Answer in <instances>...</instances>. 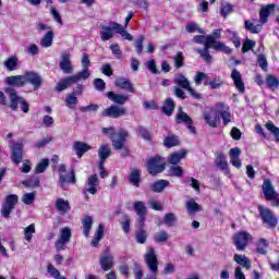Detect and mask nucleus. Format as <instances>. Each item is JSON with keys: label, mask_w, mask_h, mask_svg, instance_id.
<instances>
[{"label": "nucleus", "mask_w": 279, "mask_h": 279, "mask_svg": "<svg viewBox=\"0 0 279 279\" xmlns=\"http://www.w3.org/2000/svg\"><path fill=\"white\" fill-rule=\"evenodd\" d=\"M262 191L264 193L265 198L268 199V202H271L272 206L279 208V194L274 189L271 181L265 180L262 185Z\"/></svg>", "instance_id": "nucleus-6"}, {"label": "nucleus", "mask_w": 279, "mask_h": 279, "mask_svg": "<svg viewBox=\"0 0 279 279\" xmlns=\"http://www.w3.org/2000/svg\"><path fill=\"white\" fill-rule=\"evenodd\" d=\"M185 29L189 34H195L197 32L198 34H204V29L199 28V26L195 23H190L185 26Z\"/></svg>", "instance_id": "nucleus-59"}, {"label": "nucleus", "mask_w": 279, "mask_h": 279, "mask_svg": "<svg viewBox=\"0 0 279 279\" xmlns=\"http://www.w3.org/2000/svg\"><path fill=\"white\" fill-rule=\"evenodd\" d=\"M145 227H137V230L135 232V239L137 243L143 244L145 241H147V231L143 229Z\"/></svg>", "instance_id": "nucleus-46"}, {"label": "nucleus", "mask_w": 279, "mask_h": 279, "mask_svg": "<svg viewBox=\"0 0 279 279\" xmlns=\"http://www.w3.org/2000/svg\"><path fill=\"white\" fill-rule=\"evenodd\" d=\"M147 169L150 175H158V173H162V170L165 169V159L161 157H154L149 159Z\"/></svg>", "instance_id": "nucleus-10"}, {"label": "nucleus", "mask_w": 279, "mask_h": 279, "mask_svg": "<svg viewBox=\"0 0 279 279\" xmlns=\"http://www.w3.org/2000/svg\"><path fill=\"white\" fill-rule=\"evenodd\" d=\"M231 80H233L234 86L239 93H245V83H243L241 72H239L236 69H233L231 72Z\"/></svg>", "instance_id": "nucleus-21"}, {"label": "nucleus", "mask_w": 279, "mask_h": 279, "mask_svg": "<svg viewBox=\"0 0 279 279\" xmlns=\"http://www.w3.org/2000/svg\"><path fill=\"white\" fill-rule=\"evenodd\" d=\"M163 145L166 147H175L177 145H180V140H178V136L175 135H168L163 140Z\"/></svg>", "instance_id": "nucleus-49"}, {"label": "nucleus", "mask_w": 279, "mask_h": 279, "mask_svg": "<svg viewBox=\"0 0 279 279\" xmlns=\"http://www.w3.org/2000/svg\"><path fill=\"white\" fill-rule=\"evenodd\" d=\"M65 106L70 108V110H75V106H77V96H75V93L65 96Z\"/></svg>", "instance_id": "nucleus-41"}, {"label": "nucleus", "mask_w": 279, "mask_h": 279, "mask_svg": "<svg viewBox=\"0 0 279 279\" xmlns=\"http://www.w3.org/2000/svg\"><path fill=\"white\" fill-rule=\"evenodd\" d=\"M144 259L151 274L150 277H146L145 279H156L158 274V257L156 256V251H154L153 247H148L144 255Z\"/></svg>", "instance_id": "nucleus-5"}, {"label": "nucleus", "mask_w": 279, "mask_h": 279, "mask_svg": "<svg viewBox=\"0 0 279 279\" xmlns=\"http://www.w3.org/2000/svg\"><path fill=\"white\" fill-rule=\"evenodd\" d=\"M220 14L222 16H228V14H232V4L228 2H222L221 9H220Z\"/></svg>", "instance_id": "nucleus-62"}, {"label": "nucleus", "mask_w": 279, "mask_h": 279, "mask_svg": "<svg viewBox=\"0 0 279 279\" xmlns=\"http://www.w3.org/2000/svg\"><path fill=\"white\" fill-rule=\"evenodd\" d=\"M53 45V31H48L46 35L40 40V46L45 49Z\"/></svg>", "instance_id": "nucleus-37"}, {"label": "nucleus", "mask_w": 279, "mask_h": 279, "mask_svg": "<svg viewBox=\"0 0 279 279\" xmlns=\"http://www.w3.org/2000/svg\"><path fill=\"white\" fill-rule=\"evenodd\" d=\"M175 122L178 124L185 123L186 125H192L193 120L191 119V117L189 114H186V112L182 111V107H180L179 111L175 116Z\"/></svg>", "instance_id": "nucleus-32"}, {"label": "nucleus", "mask_w": 279, "mask_h": 279, "mask_svg": "<svg viewBox=\"0 0 279 279\" xmlns=\"http://www.w3.org/2000/svg\"><path fill=\"white\" fill-rule=\"evenodd\" d=\"M227 36L228 38H230V40H232L234 47L236 48L241 47V38H239V35L236 34V32L228 29Z\"/></svg>", "instance_id": "nucleus-51"}, {"label": "nucleus", "mask_w": 279, "mask_h": 279, "mask_svg": "<svg viewBox=\"0 0 279 279\" xmlns=\"http://www.w3.org/2000/svg\"><path fill=\"white\" fill-rule=\"evenodd\" d=\"M209 49L222 51L223 53H232V50L230 49V47L226 46V44L216 40L214 37H207L206 46L203 50H198V53L205 62H210V60H213V57L208 52Z\"/></svg>", "instance_id": "nucleus-2"}, {"label": "nucleus", "mask_w": 279, "mask_h": 279, "mask_svg": "<svg viewBox=\"0 0 279 279\" xmlns=\"http://www.w3.org/2000/svg\"><path fill=\"white\" fill-rule=\"evenodd\" d=\"M114 85L118 86V88L128 90L129 93H134V86L128 78L119 77L116 80Z\"/></svg>", "instance_id": "nucleus-29"}, {"label": "nucleus", "mask_w": 279, "mask_h": 279, "mask_svg": "<svg viewBox=\"0 0 279 279\" xmlns=\"http://www.w3.org/2000/svg\"><path fill=\"white\" fill-rule=\"evenodd\" d=\"M81 64L83 66V70L81 71V73H84L87 71V78L90 77V70L88 69L90 66V59L88 58V54L83 53Z\"/></svg>", "instance_id": "nucleus-48"}, {"label": "nucleus", "mask_w": 279, "mask_h": 279, "mask_svg": "<svg viewBox=\"0 0 279 279\" xmlns=\"http://www.w3.org/2000/svg\"><path fill=\"white\" fill-rule=\"evenodd\" d=\"M219 112L217 111V106L204 112V120L209 125V128H217V121Z\"/></svg>", "instance_id": "nucleus-18"}, {"label": "nucleus", "mask_w": 279, "mask_h": 279, "mask_svg": "<svg viewBox=\"0 0 279 279\" xmlns=\"http://www.w3.org/2000/svg\"><path fill=\"white\" fill-rule=\"evenodd\" d=\"M59 68L64 71L68 75L73 73V65H71V56L69 53H63L59 62Z\"/></svg>", "instance_id": "nucleus-22"}, {"label": "nucleus", "mask_w": 279, "mask_h": 279, "mask_svg": "<svg viewBox=\"0 0 279 279\" xmlns=\"http://www.w3.org/2000/svg\"><path fill=\"white\" fill-rule=\"evenodd\" d=\"M266 84L268 88H271V90H276V88L279 87V80L278 77L269 74L266 76Z\"/></svg>", "instance_id": "nucleus-47"}, {"label": "nucleus", "mask_w": 279, "mask_h": 279, "mask_svg": "<svg viewBox=\"0 0 279 279\" xmlns=\"http://www.w3.org/2000/svg\"><path fill=\"white\" fill-rule=\"evenodd\" d=\"M267 247H269V242L266 239H259L257 241V253L267 254Z\"/></svg>", "instance_id": "nucleus-50"}, {"label": "nucleus", "mask_w": 279, "mask_h": 279, "mask_svg": "<svg viewBox=\"0 0 279 279\" xmlns=\"http://www.w3.org/2000/svg\"><path fill=\"white\" fill-rule=\"evenodd\" d=\"M216 165L221 169V171H225L226 175H229L230 169L228 168V160H226V155H223V153L218 154Z\"/></svg>", "instance_id": "nucleus-30"}, {"label": "nucleus", "mask_w": 279, "mask_h": 279, "mask_svg": "<svg viewBox=\"0 0 279 279\" xmlns=\"http://www.w3.org/2000/svg\"><path fill=\"white\" fill-rule=\"evenodd\" d=\"M60 183L62 189L64 184H75V171L65 172V174L60 175Z\"/></svg>", "instance_id": "nucleus-33"}, {"label": "nucleus", "mask_w": 279, "mask_h": 279, "mask_svg": "<svg viewBox=\"0 0 279 279\" xmlns=\"http://www.w3.org/2000/svg\"><path fill=\"white\" fill-rule=\"evenodd\" d=\"M34 234H36V226L34 223L24 229V239L27 243H32Z\"/></svg>", "instance_id": "nucleus-44"}, {"label": "nucleus", "mask_w": 279, "mask_h": 279, "mask_svg": "<svg viewBox=\"0 0 279 279\" xmlns=\"http://www.w3.org/2000/svg\"><path fill=\"white\" fill-rule=\"evenodd\" d=\"M169 175L174 178H182L184 175V170L180 166H171L169 168Z\"/></svg>", "instance_id": "nucleus-52"}, {"label": "nucleus", "mask_w": 279, "mask_h": 279, "mask_svg": "<svg viewBox=\"0 0 279 279\" xmlns=\"http://www.w3.org/2000/svg\"><path fill=\"white\" fill-rule=\"evenodd\" d=\"M275 11H276V4H267L262 7L259 11V22L267 23L269 19V14H274Z\"/></svg>", "instance_id": "nucleus-23"}, {"label": "nucleus", "mask_w": 279, "mask_h": 279, "mask_svg": "<svg viewBox=\"0 0 279 279\" xmlns=\"http://www.w3.org/2000/svg\"><path fill=\"white\" fill-rule=\"evenodd\" d=\"M187 154L189 153L186 150H179V151L172 153L168 157V162L170 165H180V162H182V160H184V158H186Z\"/></svg>", "instance_id": "nucleus-25"}, {"label": "nucleus", "mask_w": 279, "mask_h": 279, "mask_svg": "<svg viewBox=\"0 0 279 279\" xmlns=\"http://www.w3.org/2000/svg\"><path fill=\"white\" fill-rule=\"evenodd\" d=\"M133 208L138 216L136 220V228H145V219L147 218V206L141 201L133 204Z\"/></svg>", "instance_id": "nucleus-8"}, {"label": "nucleus", "mask_w": 279, "mask_h": 279, "mask_svg": "<svg viewBox=\"0 0 279 279\" xmlns=\"http://www.w3.org/2000/svg\"><path fill=\"white\" fill-rule=\"evenodd\" d=\"M24 81L25 84H32L34 90H38L43 86V76L34 71L25 72Z\"/></svg>", "instance_id": "nucleus-13"}, {"label": "nucleus", "mask_w": 279, "mask_h": 279, "mask_svg": "<svg viewBox=\"0 0 279 279\" xmlns=\"http://www.w3.org/2000/svg\"><path fill=\"white\" fill-rule=\"evenodd\" d=\"M155 241L157 243H165L169 241V233L167 231H159L155 234Z\"/></svg>", "instance_id": "nucleus-58"}, {"label": "nucleus", "mask_w": 279, "mask_h": 279, "mask_svg": "<svg viewBox=\"0 0 279 279\" xmlns=\"http://www.w3.org/2000/svg\"><path fill=\"white\" fill-rule=\"evenodd\" d=\"M68 81L70 82V84L73 86V84H77V82L82 81V80H88V72H77L76 74L72 75V76H68L66 77Z\"/></svg>", "instance_id": "nucleus-38"}, {"label": "nucleus", "mask_w": 279, "mask_h": 279, "mask_svg": "<svg viewBox=\"0 0 279 279\" xmlns=\"http://www.w3.org/2000/svg\"><path fill=\"white\" fill-rule=\"evenodd\" d=\"M253 240L252 234L242 231L234 235L233 243L236 247V250H240V252H243L245 247H247V243H250Z\"/></svg>", "instance_id": "nucleus-11"}, {"label": "nucleus", "mask_w": 279, "mask_h": 279, "mask_svg": "<svg viewBox=\"0 0 279 279\" xmlns=\"http://www.w3.org/2000/svg\"><path fill=\"white\" fill-rule=\"evenodd\" d=\"M5 83L8 86H25V74L24 75H15V76H9L5 78Z\"/></svg>", "instance_id": "nucleus-28"}, {"label": "nucleus", "mask_w": 279, "mask_h": 279, "mask_svg": "<svg viewBox=\"0 0 279 279\" xmlns=\"http://www.w3.org/2000/svg\"><path fill=\"white\" fill-rule=\"evenodd\" d=\"M244 27L247 29V32H251V34H258V32H260V25H255L254 23L250 22V20L244 22Z\"/></svg>", "instance_id": "nucleus-53"}, {"label": "nucleus", "mask_w": 279, "mask_h": 279, "mask_svg": "<svg viewBox=\"0 0 279 279\" xmlns=\"http://www.w3.org/2000/svg\"><path fill=\"white\" fill-rule=\"evenodd\" d=\"M128 110L124 107L111 106L104 110L102 117H111V119H119V117H124Z\"/></svg>", "instance_id": "nucleus-17"}, {"label": "nucleus", "mask_w": 279, "mask_h": 279, "mask_svg": "<svg viewBox=\"0 0 279 279\" xmlns=\"http://www.w3.org/2000/svg\"><path fill=\"white\" fill-rule=\"evenodd\" d=\"M71 82L69 81L68 77L62 78L58 84H57V90L59 93H62V90H66V88L71 87Z\"/></svg>", "instance_id": "nucleus-56"}, {"label": "nucleus", "mask_w": 279, "mask_h": 279, "mask_svg": "<svg viewBox=\"0 0 279 279\" xmlns=\"http://www.w3.org/2000/svg\"><path fill=\"white\" fill-rule=\"evenodd\" d=\"M47 167H49V159H43L39 163H37L35 171L36 173H45Z\"/></svg>", "instance_id": "nucleus-60"}, {"label": "nucleus", "mask_w": 279, "mask_h": 279, "mask_svg": "<svg viewBox=\"0 0 279 279\" xmlns=\"http://www.w3.org/2000/svg\"><path fill=\"white\" fill-rule=\"evenodd\" d=\"M83 233L85 236H90V230H93V217L86 216L83 221Z\"/></svg>", "instance_id": "nucleus-36"}, {"label": "nucleus", "mask_w": 279, "mask_h": 279, "mask_svg": "<svg viewBox=\"0 0 279 279\" xmlns=\"http://www.w3.org/2000/svg\"><path fill=\"white\" fill-rule=\"evenodd\" d=\"M11 146V160L15 163V165H21V162H23V144H19V143H13L10 142Z\"/></svg>", "instance_id": "nucleus-14"}, {"label": "nucleus", "mask_w": 279, "mask_h": 279, "mask_svg": "<svg viewBox=\"0 0 279 279\" xmlns=\"http://www.w3.org/2000/svg\"><path fill=\"white\" fill-rule=\"evenodd\" d=\"M47 271L48 274L52 277V278H56V279H59L60 278V270H58L56 267H53L52 264H49L47 266Z\"/></svg>", "instance_id": "nucleus-63"}, {"label": "nucleus", "mask_w": 279, "mask_h": 279, "mask_svg": "<svg viewBox=\"0 0 279 279\" xmlns=\"http://www.w3.org/2000/svg\"><path fill=\"white\" fill-rule=\"evenodd\" d=\"M229 157L231 165L235 167V169H241V167H243V163L241 161V148H231L229 151Z\"/></svg>", "instance_id": "nucleus-20"}, {"label": "nucleus", "mask_w": 279, "mask_h": 279, "mask_svg": "<svg viewBox=\"0 0 279 279\" xmlns=\"http://www.w3.org/2000/svg\"><path fill=\"white\" fill-rule=\"evenodd\" d=\"M5 94L9 96V99H10L9 108H11V110H17L19 104H20L21 110L23 112L25 113L29 112V105L27 104V101H25L23 97L19 96V94H16L14 89L7 88Z\"/></svg>", "instance_id": "nucleus-4"}, {"label": "nucleus", "mask_w": 279, "mask_h": 279, "mask_svg": "<svg viewBox=\"0 0 279 279\" xmlns=\"http://www.w3.org/2000/svg\"><path fill=\"white\" fill-rule=\"evenodd\" d=\"M266 129L268 130V132H271V134H274V136L279 138V129L274 125V122L266 123Z\"/></svg>", "instance_id": "nucleus-64"}, {"label": "nucleus", "mask_w": 279, "mask_h": 279, "mask_svg": "<svg viewBox=\"0 0 279 279\" xmlns=\"http://www.w3.org/2000/svg\"><path fill=\"white\" fill-rule=\"evenodd\" d=\"M114 32L116 34H120L125 40H134L132 34L128 33L125 27L117 22H110L109 26L100 25V40H102V43L112 40V38H114Z\"/></svg>", "instance_id": "nucleus-1"}, {"label": "nucleus", "mask_w": 279, "mask_h": 279, "mask_svg": "<svg viewBox=\"0 0 279 279\" xmlns=\"http://www.w3.org/2000/svg\"><path fill=\"white\" fill-rule=\"evenodd\" d=\"M104 239V225H99L94 239L92 240L93 247H97L99 245V241Z\"/></svg>", "instance_id": "nucleus-42"}, {"label": "nucleus", "mask_w": 279, "mask_h": 279, "mask_svg": "<svg viewBox=\"0 0 279 279\" xmlns=\"http://www.w3.org/2000/svg\"><path fill=\"white\" fill-rule=\"evenodd\" d=\"M100 189L101 186H99V178L97 177V174L89 175L85 183L86 193H89L90 195H96V193Z\"/></svg>", "instance_id": "nucleus-16"}, {"label": "nucleus", "mask_w": 279, "mask_h": 279, "mask_svg": "<svg viewBox=\"0 0 279 279\" xmlns=\"http://www.w3.org/2000/svg\"><path fill=\"white\" fill-rule=\"evenodd\" d=\"M73 149L76 151V156L78 158H82L86 151H90L92 147L90 145L84 143V142H74Z\"/></svg>", "instance_id": "nucleus-27"}, {"label": "nucleus", "mask_w": 279, "mask_h": 279, "mask_svg": "<svg viewBox=\"0 0 279 279\" xmlns=\"http://www.w3.org/2000/svg\"><path fill=\"white\" fill-rule=\"evenodd\" d=\"M110 154H112V149L110 148V146L102 144L99 148H98V157H99V165H98V169H104V162H106V160H108V158H110Z\"/></svg>", "instance_id": "nucleus-19"}, {"label": "nucleus", "mask_w": 279, "mask_h": 279, "mask_svg": "<svg viewBox=\"0 0 279 279\" xmlns=\"http://www.w3.org/2000/svg\"><path fill=\"white\" fill-rule=\"evenodd\" d=\"M102 134H109L113 149H123L125 141L128 140V131L120 130L118 133L114 132V128H104Z\"/></svg>", "instance_id": "nucleus-3"}, {"label": "nucleus", "mask_w": 279, "mask_h": 279, "mask_svg": "<svg viewBox=\"0 0 279 279\" xmlns=\"http://www.w3.org/2000/svg\"><path fill=\"white\" fill-rule=\"evenodd\" d=\"M223 81L220 77H216L213 81H205V86H210L211 90H216V88H221Z\"/></svg>", "instance_id": "nucleus-55"}, {"label": "nucleus", "mask_w": 279, "mask_h": 279, "mask_svg": "<svg viewBox=\"0 0 279 279\" xmlns=\"http://www.w3.org/2000/svg\"><path fill=\"white\" fill-rule=\"evenodd\" d=\"M3 65L5 66L7 71H16V69L21 66V61L19 60V57L11 56L3 61Z\"/></svg>", "instance_id": "nucleus-24"}, {"label": "nucleus", "mask_w": 279, "mask_h": 279, "mask_svg": "<svg viewBox=\"0 0 279 279\" xmlns=\"http://www.w3.org/2000/svg\"><path fill=\"white\" fill-rule=\"evenodd\" d=\"M185 206L190 215H195V213H199V210H202V206L193 199L186 201Z\"/></svg>", "instance_id": "nucleus-39"}, {"label": "nucleus", "mask_w": 279, "mask_h": 279, "mask_svg": "<svg viewBox=\"0 0 279 279\" xmlns=\"http://www.w3.org/2000/svg\"><path fill=\"white\" fill-rule=\"evenodd\" d=\"M167 186H169V181L158 180L157 182L151 184V190L155 193H162V191H165V189H167Z\"/></svg>", "instance_id": "nucleus-40"}, {"label": "nucleus", "mask_w": 279, "mask_h": 279, "mask_svg": "<svg viewBox=\"0 0 279 279\" xmlns=\"http://www.w3.org/2000/svg\"><path fill=\"white\" fill-rule=\"evenodd\" d=\"M108 99H111L114 104H120V106H123L125 101H128V96L126 95H121V94H114L113 92L107 93Z\"/></svg>", "instance_id": "nucleus-35"}, {"label": "nucleus", "mask_w": 279, "mask_h": 279, "mask_svg": "<svg viewBox=\"0 0 279 279\" xmlns=\"http://www.w3.org/2000/svg\"><path fill=\"white\" fill-rule=\"evenodd\" d=\"M194 82L196 84V86H201V84L204 82H208V74L204 73V72H197L195 77H194Z\"/></svg>", "instance_id": "nucleus-57"}, {"label": "nucleus", "mask_w": 279, "mask_h": 279, "mask_svg": "<svg viewBox=\"0 0 279 279\" xmlns=\"http://www.w3.org/2000/svg\"><path fill=\"white\" fill-rule=\"evenodd\" d=\"M216 110L221 117L225 125H228V123L232 122V114L230 113V107L228 105L218 102L216 104Z\"/></svg>", "instance_id": "nucleus-15"}, {"label": "nucleus", "mask_w": 279, "mask_h": 279, "mask_svg": "<svg viewBox=\"0 0 279 279\" xmlns=\"http://www.w3.org/2000/svg\"><path fill=\"white\" fill-rule=\"evenodd\" d=\"M233 260L240 265V267H244V269H252V262L245 255L235 254Z\"/></svg>", "instance_id": "nucleus-31"}, {"label": "nucleus", "mask_w": 279, "mask_h": 279, "mask_svg": "<svg viewBox=\"0 0 279 279\" xmlns=\"http://www.w3.org/2000/svg\"><path fill=\"white\" fill-rule=\"evenodd\" d=\"M56 208L60 215H66L68 210H71V206L69 205V201H64V198H58L56 202Z\"/></svg>", "instance_id": "nucleus-34"}, {"label": "nucleus", "mask_w": 279, "mask_h": 279, "mask_svg": "<svg viewBox=\"0 0 279 279\" xmlns=\"http://www.w3.org/2000/svg\"><path fill=\"white\" fill-rule=\"evenodd\" d=\"M4 204H7V206H11V208H14V206L19 204V196L15 194L7 196Z\"/></svg>", "instance_id": "nucleus-61"}, {"label": "nucleus", "mask_w": 279, "mask_h": 279, "mask_svg": "<svg viewBox=\"0 0 279 279\" xmlns=\"http://www.w3.org/2000/svg\"><path fill=\"white\" fill-rule=\"evenodd\" d=\"M69 241H71V229H69V227H65L61 229L59 239L54 243L57 252H62L63 250H66V243H69Z\"/></svg>", "instance_id": "nucleus-12"}, {"label": "nucleus", "mask_w": 279, "mask_h": 279, "mask_svg": "<svg viewBox=\"0 0 279 279\" xmlns=\"http://www.w3.org/2000/svg\"><path fill=\"white\" fill-rule=\"evenodd\" d=\"M35 199H36V192L26 193L22 196V202L26 206H31V204H34Z\"/></svg>", "instance_id": "nucleus-54"}, {"label": "nucleus", "mask_w": 279, "mask_h": 279, "mask_svg": "<svg viewBox=\"0 0 279 279\" xmlns=\"http://www.w3.org/2000/svg\"><path fill=\"white\" fill-rule=\"evenodd\" d=\"M175 109V104L173 102V99L168 98L162 107V111L167 117H171L173 114V110Z\"/></svg>", "instance_id": "nucleus-43"}, {"label": "nucleus", "mask_w": 279, "mask_h": 279, "mask_svg": "<svg viewBox=\"0 0 279 279\" xmlns=\"http://www.w3.org/2000/svg\"><path fill=\"white\" fill-rule=\"evenodd\" d=\"M130 182L133 184V186L138 187L141 184V170L133 169L130 174Z\"/></svg>", "instance_id": "nucleus-45"}, {"label": "nucleus", "mask_w": 279, "mask_h": 279, "mask_svg": "<svg viewBox=\"0 0 279 279\" xmlns=\"http://www.w3.org/2000/svg\"><path fill=\"white\" fill-rule=\"evenodd\" d=\"M259 215L268 228H276L278 226V218L271 213V209L264 206H258Z\"/></svg>", "instance_id": "nucleus-7"}, {"label": "nucleus", "mask_w": 279, "mask_h": 279, "mask_svg": "<svg viewBox=\"0 0 279 279\" xmlns=\"http://www.w3.org/2000/svg\"><path fill=\"white\" fill-rule=\"evenodd\" d=\"M100 267L104 271H110V269H112V267H114V256L112 255H105L102 257H100Z\"/></svg>", "instance_id": "nucleus-26"}, {"label": "nucleus", "mask_w": 279, "mask_h": 279, "mask_svg": "<svg viewBox=\"0 0 279 279\" xmlns=\"http://www.w3.org/2000/svg\"><path fill=\"white\" fill-rule=\"evenodd\" d=\"M174 84H178L181 88H184L194 97V99H199L201 95L193 87H191V82L183 74H177L174 77Z\"/></svg>", "instance_id": "nucleus-9"}]
</instances>
